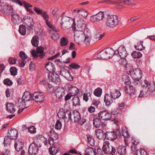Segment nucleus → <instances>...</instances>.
I'll return each instance as SVG.
<instances>
[{"instance_id": "obj_52", "label": "nucleus", "mask_w": 155, "mask_h": 155, "mask_svg": "<svg viewBox=\"0 0 155 155\" xmlns=\"http://www.w3.org/2000/svg\"><path fill=\"white\" fill-rule=\"evenodd\" d=\"M95 15L98 21L102 20L104 17V12H103L101 11Z\"/></svg>"}, {"instance_id": "obj_17", "label": "nucleus", "mask_w": 155, "mask_h": 155, "mask_svg": "<svg viewBox=\"0 0 155 155\" xmlns=\"http://www.w3.org/2000/svg\"><path fill=\"white\" fill-rule=\"evenodd\" d=\"M113 98L110 94H106L104 97V101L107 106L109 107L113 102Z\"/></svg>"}, {"instance_id": "obj_11", "label": "nucleus", "mask_w": 155, "mask_h": 155, "mask_svg": "<svg viewBox=\"0 0 155 155\" xmlns=\"http://www.w3.org/2000/svg\"><path fill=\"white\" fill-rule=\"evenodd\" d=\"M23 20L28 27V29L30 30H32L34 23L33 18L29 16H25L24 17Z\"/></svg>"}, {"instance_id": "obj_24", "label": "nucleus", "mask_w": 155, "mask_h": 155, "mask_svg": "<svg viewBox=\"0 0 155 155\" xmlns=\"http://www.w3.org/2000/svg\"><path fill=\"white\" fill-rule=\"evenodd\" d=\"M110 94L114 100L118 98L120 95L121 93L119 91L115 89H111Z\"/></svg>"}, {"instance_id": "obj_30", "label": "nucleus", "mask_w": 155, "mask_h": 155, "mask_svg": "<svg viewBox=\"0 0 155 155\" xmlns=\"http://www.w3.org/2000/svg\"><path fill=\"white\" fill-rule=\"evenodd\" d=\"M106 54L108 57V59L112 58L114 54H115V51L112 48H108L105 50Z\"/></svg>"}, {"instance_id": "obj_42", "label": "nucleus", "mask_w": 155, "mask_h": 155, "mask_svg": "<svg viewBox=\"0 0 155 155\" xmlns=\"http://www.w3.org/2000/svg\"><path fill=\"white\" fill-rule=\"evenodd\" d=\"M65 113V110L61 109L58 112V116L60 119L67 118V117H66V113Z\"/></svg>"}, {"instance_id": "obj_28", "label": "nucleus", "mask_w": 155, "mask_h": 155, "mask_svg": "<svg viewBox=\"0 0 155 155\" xmlns=\"http://www.w3.org/2000/svg\"><path fill=\"white\" fill-rule=\"evenodd\" d=\"M45 67L46 70L51 73L55 71V67L54 65L51 62H48Z\"/></svg>"}, {"instance_id": "obj_14", "label": "nucleus", "mask_w": 155, "mask_h": 155, "mask_svg": "<svg viewBox=\"0 0 155 155\" xmlns=\"http://www.w3.org/2000/svg\"><path fill=\"white\" fill-rule=\"evenodd\" d=\"M48 79L49 81H51L57 84H59L60 83V79L59 75L56 73H49L48 75Z\"/></svg>"}, {"instance_id": "obj_59", "label": "nucleus", "mask_w": 155, "mask_h": 155, "mask_svg": "<svg viewBox=\"0 0 155 155\" xmlns=\"http://www.w3.org/2000/svg\"><path fill=\"white\" fill-rule=\"evenodd\" d=\"M10 72L12 75L14 76L16 75L17 73V70L15 67H12L10 69Z\"/></svg>"}, {"instance_id": "obj_23", "label": "nucleus", "mask_w": 155, "mask_h": 155, "mask_svg": "<svg viewBox=\"0 0 155 155\" xmlns=\"http://www.w3.org/2000/svg\"><path fill=\"white\" fill-rule=\"evenodd\" d=\"M64 90L62 88H58L56 91L55 95L57 98L59 99L61 98L65 94Z\"/></svg>"}, {"instance_id": "obj_32", "label": "nucleus", "mask_w": 155, "mask_h": 155, "mask_svg": "<svg viewBox=\"0 0 155 155\" xmlns=\"http://www.w3.org/2000/svg\"><path fill=\"white\" fill-rule=\"evenodd\" d=\"M95 38L98 40H101L104 36L105 34L104 33L100 34L101 30H99L98 31L97 28H95Z\"/></svg>"}, {"instance_id": "obj_3", "label": "nucleus", "mask_w": 155, "mask_h": 155, "mask_svg": "<svg viewBox=\"0 0 155 155\" xmlns=\"http://www.w3.org/2000/svg\"><path fill=\"white\" fill-rule=\"evenodd\" d=\"M128 70L130 72L132 78L134 80L139 81L142 77L141 70L139 68L133 69L132 65L129 67Z\"/></svg>"}, {"instance_id": "obj_46", "label": "nucleus", "mask_w": 155, "mask_h": 155, "mask_svg": "<svg viewBox=\"0 0 155 155\" xmlns=\"http://www.w3.org/2000/svg\"><path fill=\"white\" fill-rule=\"evenodd\" d=\"M121 80L123 82L126 84L128 85L130 83L129 77L128 75H123L122 77Z\"/></svg>"}, {"instance_id": "obj_51", "label": "nucleus", "mask_w": 155, "mask_h": 155, "mask_svg": "<svg viewBox=\"0 0 155 155\" xmlns=\"http://www.w3.org/2000/svg\"><path fill=\"white\" fill-rule=\"evenodd\" d=\"M119 62L121 64H122L126 65L127 70H128L129 69H128L129 68L128 66L129 65L127 64V61L125 58H120V59L119 60Z\"/></svg>"}, {"instance_id": "obj_58", "label": "nucleus", "mask_w": 155, "mask_h": 155, "mask_svg": "<svg viewBox=\"0 0 155 155\" xmlns=\"http://www.w3.org/2000/svg\"><path fill=\"white\" fill-rule=\"evenodd\" d=\"M52 35H51L52 38L54 40H57L59 39L60 35L57 32H52Z\"/></svg>"}, {"instance_id": "obj_1", "label": "nucleus", "mask_w": 155, "mask_h": 155, "mask_svg": "<svg viewBox=\"0 0 155 155\" xmlns=\"http://www.w3.org/2000/svg\"><path fill=\"white\" fill-rule=\"evenodd\" d=\"M61 25L64 30L68 29L71 27L74 30L75 22L72 19L67 16H62L61 18Z\"/></svg>"}, {"instance_id": "obj_64", "label": "nucleus", "mask_w": 155, "mask_h": 155, "mask_svg": "<svg viewBox=\"0 0 155 155\" xmlns=\"http://www.w3.org/2000/svg\"><path fill=\"white\" fill-rule=\"evenodd\" d=\"M41 15L43 17L44 19L45 20L46 22L48 21L49 18V16L47 14L46 12H44Z\"/></svg>"}, {"instance_id": "obj_5", "label": "nucleus", "mask_w": 155, "mask_h": 155, "mask_svg": "<svg viewBox=\"0 0 155 155\" xmlns=\"http://www.w3.org/2000/svg\"><path fill=\"white\" fill-rule=\"evenodd\" d=\"M102 149L104 152L107 154H114L116 151V150L111 145H110L108 141L104 142Z\"/></svg>"}, {"instance_id": "obj_34", "label": "nucleus", "mask_w": 155, "mask_h": 155, "mask_svg": "<svg viewBox=\"0 0 155 155\" xmlns=\"http://www.w3.org/2000/svg\"><path fill=\"white\" fill-rule=\"evenodd\" d=\"M37 53L40 54L38 56L40 58H42L45 55V53L44 52V48L42 47H37Z\"/></svg>"}, {"instance_id": "obj_41", "label": "nucleus", "mask_w": 155, "mask_h": 155, "mask_svg": "<svg viewBox=\"0 0 155 155\" xmlns=\"http://www.w3.org/2000/svg\"><path fill=\"white\" fill-rule=\"evenodd\" d=\"M72 100L73 105L75 106L80 105V100L78 97L76 96L74 97Z\"/></svg>"}, {"instance_id": "obj_48", "label": "nucleus", "mask_w": 155, "mask_h": 155, "mask_svg": "<svg viewBox=\"0 0 155 155\" xmlns=\"http://www.w3.org/2000/svg\"><path fill=\"white\" fill-rule=\"evenodd\" d=\"M131 55L134 58H140L142 57V54L139 51H134L131 54Z\"/></svg>"}, {"instance_id": "obj_6", "label": "nucleus", "mask_w": 155, "mask_h": 155, "mask_svg": "<svg viewBox=\"0 0 155 155\" xmlns=\"http://www.w3.org/2000/svg\"><path fill=\"white\" fill-rule=\"evenodd\" d=\"M71 116L73 118L74 122H78L81 125H82L86 121L84 118L81 117L80 113L77 111H74Z\"/></svg>"}, {"instance_id": "obj_43", "label": "nucleus", "mask_w": 155, "mask_h": 155, "mask_svg": "<svg viewBox=\"0 0 155 155\" xmlns=\"http://www.w3.org/2000/svg\"><path fill=\"white\" fill-rule=\"evenodd\" d=\"M84 37L82 36L77 38H75L74 39V41L77 44L81 45L84 44Z\"/></svg>"}, {"instance_id": "obj_53", "label": "nucleus", "mask_w": 155, "mask_h": 155, "mask_svg": "<svg viewBox=\"0 0 155 155\" xmlns=\"http://www.w3.org/2000/svg\"><path fill=\"white\" fill-rule=\"evenodd\" d=\"M4 10L8 11L10 13H13L14 12V10L12 6H5Z\"/></svg>"}, {"instance_id": "obj_19", "label": "nucleus", "mask_w": 155, "mask_h": 155, "mask_svg": "<svg viewBox=\"0 0 155 155\" xmlns=\"http://www.w3.org/2000/svg\"><path fill=\"white\" fill-rule=\"evenodd\" d=\"M49 143L51 145V140L53 141V140H57L58 138V134L54 131L53 129H51L49 133Z\"/></svg>"}, {"instance_id": "obj_16", "label": "nucleus", "mask_w": 155, "mask_h": 155, "mask_svg": "<svg viewBox=\"0 0 155 155\" xmlns=\"http://www.w3.org/2000/svg\"><path fill=\"white\" fill-rule=\"evenodd\" d=\"M18 132L17 130L14 128H12L8 130V136L12 140L15 139L17 137Z\"/></svg>"}, {"instance_id": "obj_33", "label": "nucleus", "mask_w": 155, "mask_h": 155, "mask_svg": "<svg viewBox=\"0 0 155 155\" xmlns=\"http://www.w3.org/2000/svg\"><path fill=\"white\" fill-rule=\"evenodd\" d=\"M84 43L87 45H89L90 44L91 39L90 34L89 33H88V34H86L85 33H84Z\"/></svg>"}, {"instance_id": "obj_9", "label": "nucleus", "mask_w": 155, "mask_h": 155, "mask_svg": "<svg viewBox=\"0 0 155 155\" xmlns=\"http://www.w3.org/2000/svg\"><path fill=\"white\" fill-rule=\"evenodd\" d=\"M98 116L100 119L106 121L110 120L111 117V114L106 110L100 111Z\"/></svg>"}, {"instance_id": "obj_2", "label": "nucleus", "mask_w": 155, "mask_h": 155, "mask_svg": "<svg viewBox=\"0 0 155 155\" xmlns=\"http://www.w3.org/2000/svg\"><path fill=\"white\" fill-rule=\"evenodd\" d=\"M118 24V18L117 15H107L106 22L107 26L113 28L116 27Z\"/></svg>"}, {"instance_id": "obj_45", "label": "nucleus", "mask_w": 155, "mask_h": 155, "mask_svg": "<svg viewBox=\"0 0 155 155\" xmlns=\"http://www.w3.org/2000/svg\"><path fill=\"white\" fill-rule=\"evenodd\" d=\"M88 142L92 146L94 145V141L92 137L90 135H87Z\"/></svg>"}, {"instance_id": "obj_61", "label": "nucleus", "mask_w": 155, "mask_h": 155, "mask_svg": "<svg viewBox=\"0 0 155 155\" xmlns=\"http://www.w3.org/2000/svg\"><path fill=\"white\" fill-rule=\"evenodd\" d=\"M68 41L64 37H62L61 39V45L62 46H64L68 44Z\"/></svg>"}, {"instance_id": "obj_57", "label": "nucleus", "mask_w": 155, "mask_h": 155, "mask_svg": "<svg viewBox=\"0 0 155 155\" xmlns=\"http://www.w3.org/2000/svg\"><path fill=\"white\" fill-rule=\"evenodd\" d=\"M0 3L1 4L0 5V10L1 11H3L4 10L5 6H12L11 5L5 2H1Z\"/></svg>"}, {"instance_id": "obj_31", "label": "nucleus", "mask_w": 155, "mask_h": 155, "mask_svg": "<svg viewBox=\"0 0 155 155\" xmlns=\"http://www.w3.org/2000/svg\"><path fill=\"white\" fill-rule=\"evenodd\" d=\"M93 124L94 127L99 128L102 125V124L100 118H96L93 120Z\"/></svg>"}, {"instance_id": "obj_27", "label": "nucleus", "mask_w": 155, "mask_h": 155, "mask_svg": "<svg viewBox=\"0 0 155 155\" xmlns=\"http://www.w3.org/2000/svg\"><path fill=\"white\" fill-rule=\"evenodd\" d=\"M59 148L57 147L52 146L49 148V152L51 155H56L58 152Z\"/></svg>"}, {"instance_id": "obj_35", "label": "nucleus", "mask_w": 155, "mask_h": 155, "mask_svg": "<svg viewBox=\"0 0 155 155\" xmlns=\"http://www.w3.org/2000/svg\"><path fill=\"white\" fill-rule=\"evenodd\" d=\"M6 108L8 111L12 113L14 112L15 110L14 107V105L13 104L11 103H8L6 105Z\"/></svg>"}, {"instance_id": "obj_21", "label": "nucleus", "mask_w": 155, "mask_h": 155, "mask_svg": "<svg viewBox=\"0 0 155 155\" xmlns=\"http://www.w3.org/2000/svg\"><path fill=\"white\" fill-rule=\"evenodd\" d=\"M77 27L79 30H82L86 27V22L81 18L77 20Z\"/></svg>"}, {"instance_id": "obj_12", "label": "nucleus", "mask_w": 155, "mask_h": 155, "mask_svg": "<svg viewBox=\"0 0 155 155\" xmlns=\"http://www.w3.org/2000/svg\"><path fill=\"white\" fill-rule=\"evenodd\" d=\"M60 74L67 80L72 81L73 80V77L71 74L70 72L64 68H62L60 71Z\"/></svg>"}, {"instance_id": "obj_18", "label": "nucleus", "mask_w": 155, "mask_h": 155, "mask_svg": "<svg viewBox=\"0 0 155 155\" xmlns=\"http://www.w3.org/2000/svg\"><path fill=\"white\" fill-rule=\"evenodd\" d=\"M15 105L19 109L22 110L28 107L26 105L25 102L23 99H21L18 100L17 102L16 103Z\"/></svg>"}, {"instance_id": "obj_7", "label": "nucleus", "mask_w": 155, "mask_h": 155, "mask_svg": "<svg viewBox=\"0 0 155 155\" xmlns=\"http://www.w3.org/2000/svg\"><path fill=\"white\" fill-rule=\"evenodd\" d=\"M121 134L119 130H117L116 133L114 131L107 132L106 133V137L109 140H113L116 139L117 136H120Z\"/></svg>"}, {"instance_id": "obj_39", "label": "nucleus", "mask_w": 155, "mask_h": 155, "mask_svg": "<svg viewBox=\"0 0 155 155\" xmlns=\"http://www.w3.org/2000/svg\"><path fill=\"white\" fill-rule=\"evenodd\" d=\"M85 155H96V151L91 147L87 148L86 150Z\"/></svg>"}, {"instance_id": "obj_15", "label": "nucleus", "mask_w": 155, "mask_h": 155, "mask_svg": "<svg viewBox=\"0 0 155 155\" xmlns=\"http://www.w3.org/2000/svg\"><path fill=\"white\" fill-rule=\"evenodd\" d=\"M65 89L69 91V93L73 96L76 95L79 92V90L78 88L73 86L71 84H68L66 85Z\"/></svg>"}, {"instance_id": "obj_55", "label": "nucleus", "mask_w": 155, "mask_h": 155, "mask_svg": "<svg viewBox=\"0 0 155 155\" xmlns=\"http://www.w3.org/2000/svg\"><path fill=\"white\" fill-rule=\"evenodd\" d=\"M136 155H147V153L144 150L140 149V150H137L135 152Z\"/></svg>"}, {"instance_id": "obj_60", "label": "nucleus", "mask_w": 155, "mask_h": 155, "mask_svg": "<svg viewBox=\"0 0 155 155\" xmlns=\"http://www.w3.org/2000/svg\"><path fill=\"white\" fill-rule=\"evenodd\" d=\"M19 56L21 58L22 60L26 59L28 57L25 54V53L24 51H20L19 53Z\"/></svg>"}, {"instance_id": "obj_13", "label": "nucleus", "mask_w": 155, "mask_h": 155, "mask_svg": "<svg viewBox=\"0 0 155 155\" xmlns=\"http://www.w3.org/2000/svg\"><path fill=\"white\" fill-rule=\"evenodd\" d=\"M38 147L35 143H31L28 147V152L31 155H36L38 153Z\"/></svg>"}, {"instance_id": "obj_22", "label": "nucleus", "mask_w": 155, "mask_h": 155, "mask_svg": "<svg viewBox=\"0 0 155 155\" xmlns=\"http://www.w3.org/2000/svg\"><path fill=\"white\" fill-rule=\"evenodd\" d=\"M24 143L21 140H16L14 147L17 151H19L23 147Z\"/></svg>"}, {"instance_id": "obj_20", "label": "nucleus", "mask_w": 155, "mask_h": 155, "mask_svg": "<svg viewBox=\"0 0 155 155\" xmlns=\"http://www.w3.org/2000/svg\"><path fill=\"white\" fill-rule=\"evenodd\" d=\"M96 135L98 139L100 140H104L106 137V133L100 129H97L95 130Z\"/></svg>"}, {"instance_id": "obj_63", "label": "nucleus", "mask_w": 155, "mask_h": 155, "mask_svg": "<svg viewBox=\"0 0 155 155\" xmlns=\"http://www.w3.org/2000/svg\"><path fill=\"white\" fill-rule=\"evenodd\" d=\"M17 59L15 58L10 57L8 59V61L9 64H15L16 63Z\"/></svg>"}, {"instance_id": "obj_44", "label": "nucleus", "mask_w": 155, "mask_h": 155, "mask_svg": "<svg viewBox=\"0 0 155 155\" xmlns=\"http://www.w3.org/2000/svg\"><path fill=\"white\" fill-rule=\"evenodd\" d=\"M122 134L125 138H128L130 137V135L126 127L123 128L122 129Z\"/></svg>"}, {"instance_id": "obj_62", "label": "nucleus", "mask_w": 155, "mask_h": 155, "mask_svg": "<svg viewBox=\"0 0 155 155\" xmlns=\"http://www.w3.org/2000/svg\"><path fill=\"white\" fill-rule=\"evenodd\" d=\"M21 2L22 3V5L23 4L24 7L26 9L32 7V5L25 1L22 0Z\"/></svg>"}, {"instance_id": "obj_54", "label": "nucleus", "mask_w": 155, "mask_h": 155, "mask_svg": "<svg viewBox=\"0 0 155 155\" xmlns=\"http://www.w3.org/2000/svg\"><path fill=\"white\" fill-rule=\"evenodd\" d=\"M11 139H12L10 138L8 135L7 136L5 137L4 138V146H7L9 145Z\"/></svg>"}, {"instance_id": "obj_10", "label": "nucleus", "mask_w": 155, "mask_h": 155, "mask_svg": "<svg viewBox=\"0 0 155 155\" xmlns=\"http://www.w3.org/2000/svg\"><path fill=\"white\" fill-rule=\"evenodd\" d=\"M115 54L118 55L120 58H125L127 54L124 47L120 46L116 51H115Z\"/></svg>"}, {"instance_id": "obj_29", "label": "nucleus", "mask_w": 155, "mask_h": 155, "mask_svg": "<svg viewBox=\"0 0 155 155\" xmlns=\"http://www.w3.org/2000/svg\"><path fill=\"white\" fill-rule=\"evenodd\" d=\"M125 92L129 95H132L134 94L135 91L134 88L132 86H129L127 87H125Z\"/></svg>"}, {"instance_id": "obj_26", "label": "nucleus", "mask_w": 155, "mask_h": 155, "mask_svg": "<svg viewBox=\"0 0 155 155\" xmlns=\"http://www.w3.org/2000/svg\"><path fill=\"white\" fill-rule=\"evenodd\" d=\"M21 18L19 15L17 14H13L11 15V20L15 24H17L20 22Z\"/></svg>"}, {"instance_id": "obj_56", "label": "nucleus", "mask_w": 155, "mask_h": 155, "mask_svg": "<svg viewBox=\"0 0 155 155\" xmlns=\"http://www.w3.org/2000/svg\"><path fill=\"white\" fill-rule=\"evenodd\" d=\"M102 89L100 88H97L94 92V95L98 97H100L102 94Z\"/></svg>"}, {"instance_id": "obj_49", "label": "nucleus", "mask_w": 155, "mask_h": 155, "mask_svg": "<svg viewBox=\"0 0 155 155\" xmlns=\"http://www.w3.org/2000/svg\"><path fill=\"white\" fill-rule=\"evenodd\" d=\"M155 91V82L150 83L148 87V91L153 92Z\"/></svg>"}, {"instance_id": "obj_47", "label": "nucleus", "mask_w": 155, "mask_h": 155, "mask_svg": "<svg viewBox=\"0 0 155 155\" xmlns=\"http://www.w3.org/2000/svg\"><path fill=\"white\" fill-rule=\"evenodd\" d=\"M19 32L21 35H25L26 32V29L25 26L22 25H20L19 28Z\"/></svg>"}, {"instance_id": "obj_8", "label": "nucleus", "mask_w": 155, "mask_h": 155, "mask_svg": "<svg viewBox=\"0 0 155 155\" xmlns=\"http://www.w3.org/2000/svg\"><path fill=\"white\" fill-rule=\"evenodd\" d=\"M32 99L39 102H42L45 99V97L43 93L35 92L32 94Z\"/></svg>"}, {"instance_id": "obj_25", "label": "nucleus", "mask_w": 155, "mask_h": 155, "mask_svg": "<svg viewBox=\"0 0 155 155\" xmlns=\"http://www.w3.org/2000/svg\"><path fill=\"white\" fill-rule=\"evenodd\" d=\"M33 95L28 91H25L24 92V95L22 96V98L23 101H27L32 99Z\"/></svg>"}, {"instance_id": "obj_37", "label": "nucleus", "mask_w": 155, "mask_h": 155, "mask_svg": "<svg viewBox=\"0 0 155 155\" xmlns=\"http://www.w3.org/2000/svg\"><path fill=\"white\" fill-rule=\"evenodd\" d=\"M99 58L103 59H108V57L106 54L105 50L102 51L100 52L97 54Z\"/></svg>"}, {"instance_id": "obj_50", "label": "nucleus", "mask_w": 155, "mask_h": 155, "mask_svg": "<svg viewBox=\"0 0 155 155\" xmlns=\"http://www.w3.org/2000/svg\"><path fill=\"white\" fill-rule=\"evenodd\" d=\"M137 3V2L135 0H124V3L126 5H135Z\"/></svg>"}, {"instance_id": "obj_36", "label": "nucleus", "mask_w": 155, "mask_h": 155, "mask_svg": "<svg viewBox=\"0 0 155 155\" xmlns=\"http://www.w3.org/2000/svg\"><path fill=\"white\" fill-rule=\"evenodd\" d=\"M117 152L120 155H124L126 153V148L125 147L120 146L117 149Z\"/></svg>"}, {"instance_id": "obj_40", "label": "nucleus", "mask_w": 155, "mask_h": 155, "mask_svg": "<svg viewBox=\"0 0 155 155\" xmlns=\"http://www.w3.org/2000/svg\"><path fill=\"white\" fill-rule=\"evenodd\" d=\"M39 38L36 36L33 37L31 40V43L32 45L35 47H37L38 44Z\"/></svg>"}, {"instance_id": "obj_4", "label": "nucleus", "mask_w": 155, "mask_h": 155, "mask_svg": "<svg viewBox=\"0 0 155 155\" xmlns=\"http://www.w3.org/2000/svg\"><path fill=\"white\" fill-rule=\"evenodd\" d=\"M88 14V12L85 9H75L73 12V15L75 17L77 20L81 18L82 16L86 18Z\"/></svg>"}, {"instance_id": "obj_38", "label": "nucleus", "mask_w": 155, "mask_h": 155, "mask_svg": "<svg viewBox=\"0 0 155 155\" xmlns=\"http://www.w3.org/2000/svg\"><path fill=\"white\" fill-rule=\"evenodd\" d=\"M84 33L82 30H77L74 32V39L77 38L81 36H84Z\"/></svg>"}]
</instances>
